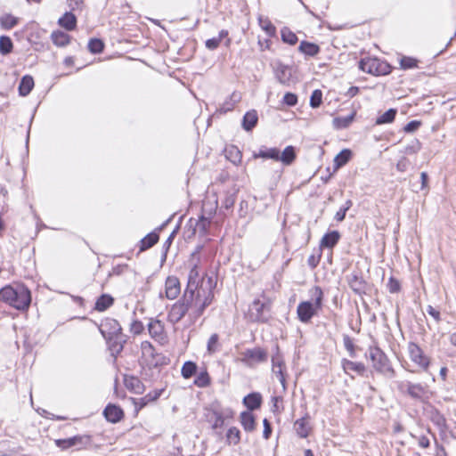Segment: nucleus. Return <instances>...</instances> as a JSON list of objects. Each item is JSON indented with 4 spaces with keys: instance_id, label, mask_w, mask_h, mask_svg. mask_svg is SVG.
<instances>
[{
    "instance_id": "obj_46",
    "label": "nucleus",
    "mask_w": 456,
    "mask_h": 456,
    "mask_svg": "<svg viewBox=\"0 0 456 456\" xmlns=\"http://www.w3.org/2000/svg\"><path fill=\"white\" fill-rule=\"evenodd\" d=\"M352 205L353 202L350 200H346L345 205L336 213L335 219L338 222H342L346 217V211L352 207Z\"/></svg>"
},
{
    "instance_id": "obj_56",
    "label": "nucleus",
    "mask_w": 456,
    "mask_h": 456,
    "mask_svg": "<svg viewBox=\"0 0 456 456\" xmlns=\"http://www.w3.org/2000/svg\"><path fill=\"white\" fill-rule=\"evenodd\" d=\"M387 286H388L389 291L392 292V293L397 292L399 290V289H400L399 282L396 280L393 279V278H391L389 280V282H388Z\"/></svg>"
},
{
    "instance_id": "obj_48",
    "label": "nucleus",
    "mask_w": 456,
    "mask_h": 456,
    "mask_svg": "<svg viewBox=\"0 0 456 456\" xmlns=\"http://www.w3.org/2000/svg\"><path fill=\"white\" fill-rule=\"evenodd\" d=\"M144 330V326L140 321H133L130 324V331L134 335L141 334Z\"/></svg>"
},
{
    "instance_id": "obj_14",
    "label": "nucleus",
    "mask_w": 456,
    "mask_h": 456,
    "mask_svg": "<svg viewBox=\"0 0 456 456\" xmlns=\"http://www.w3.org/2000/svg\"><path fill=\"white\" fill-rule=\"evenodd\" d=\"M400 388L406 389L409 395L413 398L422 399L427 394L426 388L420 384L407 382L405 384H401Z\"/></svg>"
},
{
    "instance_id": "obj_17",
    "label": "nucleus",
    "mask_w": 456,
    "mask_h": 456,
    "mask_svg": "<svg viewBox=\"0 0 456 456\" xmlns=\"http://www.w3.org/2000/svg\"><path fill=\"white\" fill-rule=\"evenodd\" d=\"M240 422L246 432H253L256 428L255 416L250 411L241 412Z\"/></svg>"
},
{
    "instance_id": "obj_32",
    "label": "nucleus",
    "mask_w": 456,
    "mask_h": 456,
    "mask_svg": "<svg viewBox=\"0 0 456 456\" xmlns=\"http://www.w3.org/2000/svg\"><path fill=\"white\" fill-rule=\"evenodd\" d=\"M113 304V298L109 295L101 296L96 303L95 309L97 311L102 312L109 308Z\"/></svg>"
},
{
    "instance_id": "obj_12",
    "label": "nucleus",
    "mask_w": 456,
    "mask_h": 456,
    "mask_svg": "<svg viewBox=\"0 0 456 456\" xmlns=\"http://www.w3.org/2000/svg\"><path fill=\"white\" fill-rule=\"evenodd\" d=\"M91 438L89 436H76L67 439L56 440V444L61 449H68L73 446L85 447L90 444Z\"/></svg>"
},
{
    "instance_id": "obj_63",
    "label": "nucleus",
    "mask_w": 456,
    "mask_h": 456,
    "mask_svg": "<svg viewBox=\"0 0 456 456\" xmlns=\"http://www.w3.org/2000/svg\"><path fill=\"white\" fill-rule=\"evenodd\" d=\"M428 313L433 316L436 320H439V312L434 309L432 306H428Z\"/></svg>"
},
{
    "instance_id": "obj_5",
    "label": "nucleus",
    "mask_w": 456,
    "mask_h": 456,
    "mask_svg": "<svg viewBox=\"0 0 456 456\" xmlns=\"http://www.w3.org/2000/svg\"><path fill=\"white\" fill-rule=\"evenodd\" d=\"M271 300L265 297L255 299L249 305L247 318L254 322H265L270 317Z\"/></svg>"
},
{
    "instance_id": "obj_43",
    "label": "nucleus",
    "mask_w": 456,
    "mask_h": 456,
    "mask_svg": "<svg viewBox=\"0 0 456 456\" xmlns=\"http://www.w3.org/2000/svg\"><path fill=\"white\" fill-rule=\"evenodd\" d=\"M226 438L230 444H237L240 439V430L235 427L230 428L227 431Z\"/></svg>"
},
{
    "instance_id": "obj_21",
    "label": "nucleus",
    "mask_w": 456,
    "mask_h": 456,
    "mask_svg": "<svg viewBox=\"0 0 456 456\" xmlns=\"http://www.w3.org/2000/svg\"><path fill=\"white\" fill-rule=\"evenodd\" d=\"M294 427H295L297 434L300 437L305 438L308 436L309 431H310V427H309V421H308L307 417H303V418L297 419L295 422Z\"/></svg>"
},
{
    "instance_id": "obj_45",
    "label": "nucleus",
    "mask_w": 456,
    "mask_h": 456,
    "mask_svg": "<svg viewBox=\"0 0 456 456\" xmlns=\"http://www.w3.org/2000/svg\"><path fill=\"white\" fill-rule=\"evenodd\" d=\"M417 60L411 57L403 56L400 59V66L403 69H414L417 67Z\"/></svg>"
},
{
    "instance_id": "obj_23",
    "label": "nucleus",
    "mask_w": 456,
    "mask_h": 456,
    "mask_svg": "<svg viewBox=\"0 0 456 456\" xmlns=\"http://www.w3.org/2000/svg\"><path fill=\"white\" fill-rule=\"evenodd\" d=\"M254 157L279 160L280 159V151L277 148L260 149L259 151L254 155Z\"/></svg>"
},
{
    "instance_id": "obj_36",
    "label": "nucleus",
    "mask_w": 456,
    "mask_h": 456,
    "mask_svg": "<svg viewBox=\"0 0 456 456\" xmlns=\"http://www.w3.org/2000/svg\"><path fill=\"white\" fill-rule=\"evenodd\" d=\"M240 99V95L236 93H233L231 95L230 99L228 101H225L224 102V104L220 107V111L227 112V111L233 110L236 103L239 102Z\"/></svg>"
},
{
    "instance_id": "obj_54",
    "label": "nucleus",
    "mask_w": 456,
    "mask_h": 456,
    "mask_svg": "<svg viewBox=\"0 0 456 456\" xmlns=\"http://www.w3.org/2000/svg\"><path fill=\"white\" fill-rule=\"evenodd\" d=\"M263 424H264L263 436H264L265 439H268L270 437V436H271V433H272L271 425H270L269 421L266 419H264Z\"/></svg>"
},
{
    "instance_id": "obj_2",
    "label": "nucleus",
    "mask_w": 456,
    "mask_h": 456,
    "mask_svg": "<svg viewBox=\"0 0 456 456\" xmlns=\"http://www.w3.org/2000/svg\"><path fill=\"white\" fill-rule=\"evenodd\" d=\"M0 300L18 310H26L30 304L29 290L22 286H5L0 290Z\"/></svg>"
},
{
    "instance_id": "obj_40",
    "label": "nucleus",
    "mask_w": 456,
    "mask_h": 456,
    "mask_svg": "<svg viewBox=\"0 0 456 456\" xmlns=\"http://www.w3.org/2000/svg\"><path fill=\"white\" fill-rule=\"evenodd\" d=\"M194 384L199 387H208L210 384L208 373L206 370L200 372L194 380Z\"/></svg>"
},
{
    "instance_id": "obj_9",
    "label": "nucleus",
    "mask_w": 456,
    "mask_h": 456,
    "mask_svg": "<svg viewBox=\"0 0 456 456\" xmlns=\"http://www.w3.org/2000/svg\"><path fill=\"white\" fill-rule=\"evenodd\" d=\"M148 331L150 336L159 344L164 345L167 342V335L161 321L151 319L148 323Z\"/></svg>"
},
{
    "instance_id": "obj_39",
    "label": "nucleus",
    "mask_w": 456,
    "mask_h": 456,
    "mask_svg": "<svg viewBox=\"0 0 456 456\" xmlns=\"http://www.w3.org/2000/svg\"><path fill=\"white\" fill-rule=\"evenodd\" d=\"M13 45L9 37L2 36L0 37V52L5 55L10 53L12 51Z\"/></svg>"
},
{
    "instance_id": "obj_19",
    "label": "nucleus",
    "mask_w": 456,
    "mask_h": 456,
    "mask_svg": "<svg viewBox=\"0 0 456 456\" xmlns=\"http://www.w3.org/2000/svg\"><path fill=\"white\" fill-rule=\"evenodd\" d=\"M53 43L58 47H63L69 44L70 37L63 31H53L51 35Z\"/></svg>"
},
{
    "instance_id": "obj_55",
    "label": "nucleus",
    "mask_w": 456,
    "mask_h": 456,
    "mask_svg": "<svg viewBox=\"0 0 456 456\" xmlns=\"http://www.w3.org/2000/svg\"><path fill=\"white\" fill-rule=\"evenodd\" d=\"M408 165H409V162H408V159L406 158H402L396 164V168L398 171L400 172H404L406 171L407 167H408Z\"/></svg>"
},
{
    "instance_id": "obj_41",
    "label": "nucleus",
    "mask_w": 456,
    "mask_h": 456,
    "mask_svg": "<svg viewBox=\"0 0 456 456\" xmlns=\"http://www.w3.org/2000/svg\"><path fill=\"white\" fill-rule=\"evenodd\" d=\"M219 348V336L212 334L207 344V350L209 354L216 353Z\"/></svg>"
},
{
    "instance_id": "obj_35",
    "label": "nucleus",
    "mask_w": 456,
    "mask_h": 456,
    "mask_svg": "<svg viewBox=\"0 0 456 456\" xmlns=\"http://www.w3.org/2000/svg\"><path fill=\"white\" fill-rule=\"evenodd\" d=\"M258 23L267 36L272 37L275 34V27L272 24L268 18L260 16L258 18Z\"/></svg>"
},
{
    "instance_id": "obj_53",
    "label": "nucleus",
    "mask_w": 456,
    "mask_h": 456,
    "mask_svg": "<svg viewBox=\"0 0 456 456\" xmlns=\"http://www.w3.org/2000/svg\"><path fill=\"white\" fill-rule=\"evenodd\" d=\"M134 404L136 412H138V411L142 410L143 407H145L148 404V402H147L146 398L142 397V398H138V399H134Z\"/></svg>"
},
{
    "instance_id": "obj_61",
    "label": "nucleus",
    "mask_w": 456,
    "mask_h": 456,
    "mask_svg": "<svg viewBox=\"0 0 456 456\" xmlns=\"http://www.w3.org/2000/svg\"><path fill=\"white\" fill-rule=\"evenodd\" d=\"M419 446H421L422 448H428L429 446V440L428 437L426 436H421L419 439Z\"/></svg>"
},
{
    "instance_id": "obj_24",
    "label": "nucleus",
    "mask_w": 456,
    "mask_h": 456,
    "mask_svg": "<svg viewBox=\"0 0 456 456\" xmlns=\"http://www.w3.org/2000/svg\"><path fill=\"white\" fill-rule=\"evenodd\" d=\"M257 113L256 110L248 111L242 121V126L245 130L250 131L257 123Z\"/></svg>"
},
{
    "instance_id": "obj_26",
    "label": "nucleus",
    "mask_w": 456,
    "mask_h": 456,
    "mask_svg": "<svg viewBox=\"0 0 456 456\" xmlns=\"http://www.w3.org/2000/svg\"><path fill=\"white\" fill-rule=\"evenodd\" d=\"M19 19L10 13H5L0 17V26L3 29H11L18 24Z\"/></svg>"
},
{
    "instance_id": "obj_37",
    "label": "nucleus",
    "mask_w": 456,
    "mask_h": 456,
    "mask_svg": "<svg viewBox=\"0 0 456 456\" xmlns=\"http://www.w3.org/2000/svg\"><path fill=\"white\" fill-rule=\"evenodd\" d=\"M354 118V114L346 117H338L333 120L334 126L338 129L346 128L353 122Z\"/></svg>"
},
{
    "instance_id": "obj_18",
    "label": "nucleus",
    "mask_w": 456,
    "mask_h": 456,
    "mask_svg": "<svg viewBox=\"0 0 456 456\" xmlns=\"http://www.w3.org/2000/svg\"><path fill=\"white\" fill-rule=\"evenodd\" d=\"M262 396L259 393H251L243 399L245 406L250 410L258 409L261 406Z\"/></svg>"
},
{
    "instance_id": "obj_13",
    "label": "nucleus",
    "mask_w": 456,
    "mask_h": 456,
    "mask_svg": "<svg viewBox=\"0 0 456 456\" xmlns=\"http://www.w3.org/2000/svg\"><path fill=\"white\" fill-rule=\"evenodd\" d=\"M166 297L168 299H175L181 292L179 279L175 276H168L165 283Z\"/></svg>"
},
{
    "instance_id": "obj_51",
    "label": "nucleus",
    "mask_w": 456,
    "mask_h": 456,
    "mask_svg": "<svg viewBox=\"0 0 456 456\" xmlns=\"http://www.w3.org/2000/svg\"><path fill=\"white\" fill-rule=\"evenodd\" d=\"M420 126V122L419 121H417V120H413V121H411L409 122L403 128V130L406 132V133H412L414 131H416Z\"/></svg>"
},
{
    "instance_id": "obj_58",
    "label": "nucleus",
    "mask_w": 456,
    "mask_h": 456,
    "mask_svg": "<svg viewBox=\"0 0 456 456\" xmlns=\"http://www.w3.org/2000/svg\"><path fill=\"white\" fill-rule=\"evenodd\" d=\"M216 417V419L213 423V428H217L219 427H221L223 424H224V418L222 416V414L218 413V412H214L213 413Z\"/></svg>"
},
{
    "instance_id": "obj_62",
    "label": "nucleus",
    "mask_w": 456,
    "mask_h": 456,
    "mask_svg": "<svg viewBox=\"0 0 456 456\" xmlns=\"http://www.w3.org/2000/svg\"><path fill=\"white\" fill-rule=\"evenodd\" d=\"M350 285H351V288L356 292H360L362 289L361 286V281H359L357 279H355L354 282H351Z\"/></svg>"
},
{
    "instance_id": "obj_22",
    "label": "nucleus",
    "mask_w": 456,
    "mask_h": 456,
    "mask_svg": "<svg viewBox=\"0 0 456 456\" xmlns=\"http://www.w3.org/2000/svg\"><path fill=\"white\" fill-rule=\"evenodd\" d=\"M58 23L67 30H73L77 25V19L73 13L65 12L64 15L59 19Z\"/></svg>"
},
{
    "instance_id": "obj_59",
    "label": "nucleus",
    "mask_w": 456,
    "mask_h": 456,
    "mask_svg": "<svg viewBox=\"0 0 456 456\" xmlns=\"http://www.w3.org/2000/svg\"><path fill=\"white\" fill-rule=\"evenodd\" d=\"M419 149H420L419 143L416 142V144H414V145H408L405 148L404 152L407 154H413V153H416Z\"/></svg>"
},
{
    "instance_id": "obj_38",
    "label": "nucleus",
    "mask_w": 456,
    "mask_h": 456,
    "mask_svg": "<svg viewBox=\"0 0 456 456\" xmlns=\"http://www.w3.org/2000/svg\"><path fill=\"white\" fill-rule=\"evenodd\" d=\"M126 386L131 389L134 394H142L143 391V385L136 378H131L126 381Z\"/></svg>"
},
{
    "instance_id": "obj_1",
    "label": "nucleus",
    "mask_w": 456,
    "mask_h": 456,
    "mask_svg": "<svg viewBox=\"0 0 456 456\" xmlns=\"http://www.w3.org/2000/svg\"><path fill=\"white\" fill-rule=\"evenodd\" d=\"M202 281L198 290L186 289L180 304L187 308V313L191 321L198 319L204 312L205 308L210 305L213 300V283L209 279L205 284Z\"/></svg>"
},
{
    "instance_id": "obj_50",
    "label": "nucleus",
    "mask_w": 456,
    "mask_h": 456,
    "mask_svg": "<svg viewBox=\"0 0 456 456\" xmlns=\"http://www.w3.org/2000/svg\"><path fill=\"white\" fill-rule=\"evenodd\" d=\"M283 101L287 105L294 106L297 102V97L294 94L287 93L283 97Z\"/></svg>"
},
{
    "instance_id": "obj_4",
    "label": "nucleus",
    "mask_w": 456,
    "mask_h": 456,
    "mask_svg": "<svg viewBox=\"0 0 456 456\" xmlns=\"http://www.w3.org/2000/svg\"><path fill=\"white\" fill-rule=\"evenodd\" d=\"M200 247H198L197 249L191 253V259L189 260L190 272L188 275V283L186 289L198 290L201 285L202 281L207 283L209 280H205L203 277V272L201 271L200 258ZM212 281V279L210 278Z\"/></svg>"
},
{
    "instance_id": "obj_52",
    "label": "nucleus",
    "mask_w": 456,
    "mask_h": 456,
    "mask_svg": "<svg viewBox=\"0 0 456 456\" xmlns=\"http://www.w3.org/2000/svg\"><path fill=\"white\" fill-rule=\"evenodd\" d=\"M220 38L213 37L206 41V47L209 50H214L220 45Z\"/></svg>"
},
{
    "instance_id": "obj_47",
    "label": "nucleus",
    "mask_w": 456,
    "mask_h": 456,
    "mask_svg": "<svg viewBox=\"0 0 456 456\" xmlns=\"http://www.w3.org/2000/svg\"><path fill=\"white\" fill-rule=\"evenodd\" d=\"M322 94L320 90H314L310 98V105L313 108H317L322 103Z\"/></svg>"
},
{
    "instance_id": "obj_44",
    "label": "nucleus",
    "mask_w": 456,
    "mask_h": 456,
    "mask_svg": "<svg viewBox=\"0 0 456 456\" xmlns=\"http://www.w3.org/2000/svg\"><path fill=\"white\" fill-rule=\"evenodd\" d=\"M103 43L100 39L93 38L88 43V49L93 53H102L103 50Z\"/></svg>"
},
{
    "instance_id": "obj_16",
    "label": "nucleus",
    "mask_w": 456,
    "mask_h": 456,
    "mask_svg": "<svg viewBox=\"0 0 456 456\" xmlns=\"http://www.w3.org/2000/svg\"><path fill=\"white\" fill-rule=\"evenodd\" d=\"M186 314H188L187 308H184V306L181 305L179 301H177L171 307L168 313V319L171 322L176 323L181 321Z\"/></svg>"
},
{
    "instance_id": "obj_30",
    "label": "nucleus",
    "mask_w": 456,
    "mask_h": 456,
    "mask_svg": "<svg viewBox=\"0 0 456 456\" xmlns=\"http://www.w3.org/2000/svg\"><path fill=\"white\" fill-rule=\"evenodd\" d=\"M343 369L346 372L348 371H355L357 373H363L365 370V367L361 362H354L349 360L343 361Z\"/></svg>"
},
{
    "instance_id": "obj_11",
    "label": "nucleus",
    "mask_w": 456,
    "mask_h": 456,
    "mask_svg": "<svg viewBox=\"0 0 456 456\" xmlns=\"http://www.w3.org/2000/svg\"><path fill=\"white\" fill-rule=\"evenodd\" d=\"M100 330L102 336L108 339L118 338L121 333V327L119 323L114 319H107L102 324Z\"/></svg>"
},
{
    "instance_id": "obj_33",
    "label": "nucleus",
    "mask_w": 456,
    "mask_h": 456,
    "mask_svg": "<svg viewBox=\"0 0 456 456\" xmlns=\"http://www.w3.org/2000/svg\"><path fill=\"white\" fill-rule=\"evenodd\" d=\"M197 371V365L195 362L188 361L185 362L182 367L181 373L184 379L191 378Z\"/></svg>"
},
{
    "instance_id": "obj_3",
    "label": "nucleus",
    "mask_w": 456,
    "mask_h": 456,
    "mask_svg": "<svg viewBox=\"0 0 456 456\" xmlns=\"http://www.w3.org/2000/svg\"><path fill=\"white\" fill-rule=\"evenodd\" d=\"M310 293L311 300L300 302L297 308V318L303 323H308L322 307L323 292L322 289L314 287Z\"/></svg>"
},
{
    "instance_id": "obj_6",
    "label": "nucleus",
    "mask_w": 456,
    "mask_h": 456,
    "mask_svg": "<svg viewBox=\"0 0 456 456\" xmlns=\"http://www.w3.org/2000/svg\"><path fill=\"white\" fill-rule=\"evenodd\" d=\"M407 354L412 366L413 371H427L430 366V357L415 343H409L407 346Z\"/></svg>"
},
{
    "instance_id": "obj_28",
    "label": "nucleus",
    "mask_w": 456,
    "mask_h": 456,
    "mask_svg": "<svg viewBox=\"0 0 456 456\" xmlns=\"http://www.w3.org/2000/svg\"><path fill=\"white\" fill-rule=\"evenodd\" d=\"M296 159L295 149L293 146H287L281 154H280V161L284 165H290Z\"/></svg>"
},
{
    "instance_id": "obj_15",
    "label": "nucleus",
    "mask_w": 456,
    "mask_h": 456,
    "mask_svg": "<svg viewBox=\"0 0 456 456\" xmlns=\"http://www.w3.org/2000/svg\"><path fill=\"white\" fill-rule=\"evenodd\" d=\"M103 414L106 419L112 423L118 422L124 416L122 409L114 404H109L105 408Z\"/></svg>"
},
{
    "instance_id": "obj_29",
    "label": "nucleus",
    "mask_w": 456,
    "mask_h": 456,
    "mask_svg": "<svg viewBox=\"0 0 456 456\" xmlns=\"http://www.w3.org/2000/svg\"><path fill=\"white\" fill-rule=\"evenodd\" d=\"M298 49L300 52L308 56H314L320 51V48L317 45L306 41L301 42Z\"/></svg>"
},
{
    "instance_id": "obj_64",
    "label": "nucleus",
    "mask_w": 456,
    "mask_h": 456,
    "mask_svg": "<svg viewBox=\"0 0 456 456\" xmlns=\"http://www.w3.org/2000/svg\"><path fill=\"white\" fill-rule=\"evenodd\" d=\"M359 92V89L358 87L356 86H352L348 89V92H347V95L350 96V97H354V95H356Z\"/></svg>"
},
{
    "instance_id": "obj_60",
    "label": "nucleus",
    "mask_w": 456,
    "mask_h": 456,
    "mask_svg": "<svg viewBox=\"0 0 456 456\" xmlns=\"http://www.w3.org/2000/svg\"><path fill=\"white\" fill-rule=\"evenodd\" d=\"M272 362H273V366H274V365L284 366V362H283L281 357L279 355V354H277L276 355L272 357Z\"/></svg>"
},
{
    "instance_id": "obj_10",
    "label": "nucleus",
    "mask_w": 456,
    "mask_h": 456,
    "mask_svg": "<svg viewBox=\"0 0 456 456\" xmlns=\"http://www.w3.org/2000/svg\"><path fill=\"white\" fill-rule=\"evenodd\" d=\"M267 360V354L265 350L256 347L253 349H248L241 353L240 361L248 366H253L256 363L263 362Z\"/></svg>"
},
{
    "instance_id": "obj_7",
    "label": "nucleus",
    "mask_w": 456,
    "mask_h": 456,
    "mask_svg": "<svg viewBox=\"0 0 456 456\" xmlns=\"http://www.w3.org/2000/svg\"><path fill=\"white\" fill-rule=\"evenodd\" d=\"M359 68L363 72L374 76L387 75L391 72V67L388 63L371 57L362 59L359 62Z\"/></svg>"
},
{
    "instance_id": "obj_25",
    "label": "nucleus",
    "mask_w": 456,
    "mask_h": 456,
    "mask_svg": "<svg viewBox=\"0 0 456 456\" xmlns=\"http://www.w3.org/2000/svg\"><path fill=\"white\" fill-rule=\"evenodd\" d=\"M352 152L348 149H345L341 151L336 157L334 158V167L335 169H338L344 165H346L349 159H351Z\"/></svg>"
},
{
    "instance_id": "obj_8",
    "label": "nucleus",
    "mask_w": 456,
    "mask_h": 456,
    "mask_svg": "<svg viewBox=\"0 0 456 456\" xmlns=\"http://www.w3.org/2000/svg\"><path fill=\"white\" fill-rule=\"evenodd\" d=\"M369 355L372 362V366L377 371L386 372L390 370L387 358L379 348H370Z\"/></svg>"
},
{
    "instance_id": "obj_42",
    "label": "nucleus",
    "mask_w": 456,
    "mask_h": 456,
    "mask_svg": "<svg viewBox=\"0 0 456 456\" xmlns=\"http://www.w3.org/2000/svg\"><path fill=\"white\" fill-rule=\"evenodd\" d=\"M281 38L283 42L291 45L297 42V37L296 34L287 28L281 29Z\"/></svg>"
},
{
    "instance_id": "obj_57",
    "label": "nucleus",
    "mask_w": 456,
    "mask_h": 456,
    "mask_svg": "<svg viewBox=\"0 0 456 456\" xmlns=\"http://www.w3.org/2000/svg\"><path fill=\"white\" fill-rule=\"evenodd\" d=\"M160 394H161V391H154V392H151V393L147 394L143 397L146 398V400L149 403L150 402L156 401L160 396Z\"/></svg>"
},
{
    "instance_id": "obj_27",
    "label": "nucleus",
    "mask_w": 456,
    "mask_h": 456,
    "mask_svg": "<svg viewBox=\"0 0 456 456\" xmlns=\"http://www.w3.org/2000/svg\"><path fill=\"white\" fill-rule=\"evenodd\" d=\"M339 240L338 232L333 231L329 233H326L321 241V246L325 248H332L334 247Z\"/></svg>"
},
{
    "instance_id": "obj_31",
    "label": "nucleus",
    "mask_w": 456,
    "mask_h": 456,
    "mask_svg": "<svg viewBox=\"0 0 456 456\" xmlns=\"http://www.w3.org/2000/svg\"><path fill=\"white\" fill-rule=\"evenodd\" d=\"M397 110L395 109H389L387 111L377 118L375 124L383 125L392 123L395 120Z\"/></svg>"
},
{
    "instance_id": "obj_34",
    "label": "nucleus",
    "mask_w": 456,
    "mask_h": 456,
    "mask_svg": "<svg viewBox=\"0 0 456 456\" xmlns=\"http://www.w3.org/2000/svg\"><path fill=\"white\" fill-rule=\"evenodd\" d=\"M159 240V235L155 232L149 233L141 240V250L151 248Z\"/></svg>"
},
{
    "instance_id": "obj_20",
    "label": "nucleus",
    "mask_w": 456,
    "mask_h": 456,
    "mask_svg": "<svg viewBox=\"0 0 456 456\" xmlns=\"http://www.w3.org/2000/svg\"><path fill=\"white\" fill-rule=\"evenodd\" d=\"M34 87V79L31 76H24L19 85V94L21 96L29 94Z\"/></svg>"
},
{
    "instance_id": "obj_49",
    "label": "nucleus",
    "mask_w": 456,
    "mask_h": 456,
    "mask_svg": "<svg viewBox=\"0 0 456 456\" xmlns=\"http://www.w3.org/2000/svg\"><path fill=\"white\" fill-rule=\"evenodd\" d=\"M284 366L281 365H274L273 366V372L277 376L281 384L285 387V378L283 374Z\"/></svg>"
}]
</instances>
